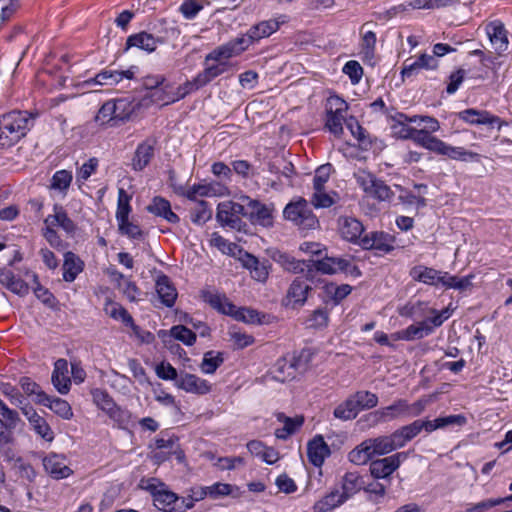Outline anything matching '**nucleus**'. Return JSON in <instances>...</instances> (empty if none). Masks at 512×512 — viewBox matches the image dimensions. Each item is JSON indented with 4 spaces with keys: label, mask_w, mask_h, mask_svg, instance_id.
Returning <instances> with one entry per match:
<instances>
[{
    "label": "nucleus",
    "mask_w": 512,
    "mask_h": 512,
    "mask_svg": "<svg viewBox=\"0 0 512 512\" xmlns=\"http://www.w3.org/2000/svg\"><path fill=\"white\" fill-rule=\"evenodd\" d=\"M284 218L293 222L302 229H314L318 225V219L313 214L308 202L299 198L286 205L283 211Z\"/></svg>",
    "instance_id": "obj_2"
},
{
    "label": "nucleus",
    "mask_w": 512,
    "mask_h": 512,
    "mask_svg": "<svg viewBox=\"0 0 512 512\" xmlns=\"http://www.w3.org/2000/svg\"><path fill=\"white\" fill-rule=\"evenodd\" d=\"M0 284L20 296L28 294L29 287L22 279L16 278L14 273L7 268H0Z\"/></svg>",
    "instance_id": "obj_32"
},
{
    "label": "nucleus",
    "mask_w": 512,
    "mask_h": 512,
    "mask_svg": "<svg viewBox=\"0 0 512 512\" xmlns=\"http://www.w3.org/2000/svg\"><path fill=\"white\" fill-rule=\"evenodd\" d=\"M95 120L101 125L109 124L110 122L117 120L112 106V101H107L101 106L95 116Z\"/></svg>",
    "instance_id": "obj_63"
},
{
    "label": "nucleus",
    "mask_w": 512,
    "mask_h": 512,
    "mask_svg": "<svg viewBox=\"0 0 512 512\" xmlns=\"http://www.w3.org/2000/svg\"><path fill=\"white\" fill-rule=\"evenodd\" d=\"M176 385L178 388L188 393L202 395L210 391V386L206 380L189 373L180 375L177 379Z\"/></svg>",
    "instance_id": "obj_22"
},
{
    "label": "nucleus",
    "mask_w": 512,
    "mask_h": 512,
    "mask_svg": "<svg viewBox=\"0 0 512 512\" xmlns=\"http://www.w3.org/2000/svg\"><path fill=\"white\" fill-rule=\"evenodd\" d=\"M311 267L323 274L344 272L352 276L361 275L357 266L353 265L350 260L342 257H324L321 260L311 261Z\"/></svg>",
    "instance_id": "obj_5"
},
{
    "label": "nucleus",
    "mask_w": 512,
    "mask_h": 512,
    "mask_svg": "<svg viewBox=\"0 0 512 512\" xmlns=\"http://www.w3.org/2000/svg\"><path fill=\"white\" fill-rule=\"evenodd\" d=\"M93 401L95 404L104 412H106L111 418H116L121 412L120 408L117 407L113 399L109 394L102 389H95L92 391Z\"/></svg>",
    "instance_id": "obj_40"
},
{
    "label": "nucleus",
    "mask_w": 512,
    "mask_h": 512,
    "mask_svg": "<svg viewBox=\"0 0 512 512\" xmlns=\"http://www.w3.org/2000/svg\"><path fill=\"white\" fill-rule=\"evenodd\" d=\"M350 397L353 399V402L359 412L364 409L374 408L378 404L377 395L369 391H357L356 393L350 395Z\"/></svg>",
    "instance_id": "obj_49"
},
{
    "label": "nucleus",
    "mask_w": 512,
    "mask_h": 512,
    "mask_svg": "<svg viewBox=\"0 0 512 512\" xmlns=\"http://www.w3.org/2000/svg\"><path fill=\"white\" fill-rule=\"evenodd\" d=\"M45 471L54 479L69 477L73 471L67 463L64 455L50 453L43 459Z\"/></svg>",
    "instance_id": "obj_14"
},
{
    "label": "nucleus",
    "mask_w": 512,
    "mask_h": 512,
    "mask_svg": "<svg viewBox=\"0 0 512 512\" xmlns=\"http://www.w3.org/2000/svg\"><path fill=\"white\" fill-rule=\"evenodd\" d=\"M374 457L386 455L398 448L394 433L366 439Z\"/></svg>",
    "instance_id": "obj_26"
},
{
    "label": "nucleus",
    "mask_w": 512,
    "mask_h": 512,
    "mask_svg": "<svg viewBox=\"0 0 512 512\" xmlns=\"http://www.w3.org/2000/svg\"><path fill=\"white\" fill-rule=\"evenodd\" d=\"M329 103L331 109L327 111L325 126L335 136H340L343 133V122L348 106L344 100L338 97L331 98Z\"/></svg>",
    "instance_id": "obj_10"
},
{
    "label": "nucleus",
    "mask_w": 512,
    "mask_h": 512,
    "mask_svg": "<svg viewBox=\"0 0 512 512\" xmlns=\"http://www.w3.org/2000/svg\"><path fill=\"white\" fill-rule=\"evenodd\" d=\"M364 480L357 472H347L342 479V494L349 499L364 487Z\"/></svg>",
    "instance_id": "obj_42"
},
{
    "label": "nucleus",
    "mask_w": 512,
    "mask_h": 512,
    "mask_svg": "<svg viewBox=\"0 0 512 512\" xmlns=\"http://www.w3.org/2000/svg\"><path fill=\"white\" fill-rule=\"evenodd\" d=\"M38 404L48 407L63 419L68 420L73 416L72 408L66 400L52 398L45 392L38 393Z\"/></svg>",
    "instance_id": "obj_23"
},
{
    "label": "nucleus",
    "mask_w": 512,
    "mask_h": 512,
    "mask_svg": "<svg viewBox=\"0 0 512 512\" xmlns=\"http://www.w3.org/2000/svg\"><path fill=\"white\" fill-rule=\"evenodd\" d=\"M437 154L444 155L453 160L467 161L469 159L479 160L480 155L476 152L468 151L463 147H454L441 141Z\"/></svg>",
    "instance_id": "obj_39"
},
{
    "label": "nucleus",
    "mask_w": 512,
    "mask_h": 512,
    "mask_svg": "<svg viewBox=\"0 0 512 512\" xmlns=\"http://www.w3.org/2000/svg\"><path fill=\"white\" fill-rule=\"evenodd\" d=\"M249 45V38L238 37L212 50L209 54L206 55V61L228 63L226 60L233 56L239 55L244 50H246Z\"/></svg>",
    "instance_id": "obj_6"
},
{
    "label": "nucleus",
    "mask_w": 512,
    "mask_h": 512,
    "mask_svg": "<svg viewBox=\"0 0 512 512\" xmlns=\"http://www.w3.org/2000/svg\"><path fill=\"white\" fill-rule=\"evenodd\" d=\"M105 312L111 318L116 320H121L126 326H130L133 332L140 336V328L135 325L132 316L128 313V311L122 307L121 305L113 302H109L105 306Z\"/></svg>",
    "instance_id": "obj_38"
},
{
    "label": "nucleus",
    "mask_w": 512,
    "mask_h": 512,
    "mask_svg": "<svg viewBox=\"0 0 512 512\" xmlns=\"http://www.w3.org/2000/svg\"><path fill=\"white\" fill-rule=\"evenodd\" d=\"M331 171L332 165L329 163L321 165L316 169L315 176L313 179L314 190L324 189V184L328 181Z\"/></svg>",
    "instance_id": "obj_61"
},
{
    "label": "nucleus",
    "mask_w": 512,
    "mask_h": 512,
    "mask_svg": "<svg viewBox=\"0 0 512 512\" xmlns=\"http://www.w3.org/2000/svg\"><path fill=\"white\" fill-rule=\"evenodd\" d=\"M407 459L405 452H399L391 456L374 460L370 463L369 470L376 480L390 483L389 477L396 471L401 463Z\"/></svg>",
    "instance_id": "obj_4"
},
{
    "label": "nucleus",
    "mask_w": 512,
    "mask_h": 512,
    "mask_svg": "<svg viewBox=\"0 0 512 512\" xmlns=\"http://www.w3.org/2000/svg\"><path fill=\"white\" fill-rule=\"evenodd\" d=\"M134 77V71L132 68L125 71H112L103 70L99 72L94 78L84 81L83 85L86 87L93 86H113L118 84L124 78L132 79Z\"/></svg>",
    "instance_id": "obj_16"
},
{
    "label": "nucleus",
    "mask_w": 512,
    "mask_h": 512,
    "mask_svg": "<svg viewBox=\"0 0 512 512\" xmlns=\"http://www.w3.org/2000/svg\"><path fill=\"white\" fill-rule=\"evenodd\" d=\"M222 188L218 184H197L193 185L187 192L186 197L190 200H194L196 196H215L217 194H223L220 190Z\"/></svg>",
    "instance_id": "obj_51"
},
{
    "label": "nucleus",
    "mask_w": 512,
    "mask_h": 512,
    "mask_svg": "<svg viewBox=\"0 0 512 512\" xmlns=\"http://www.w3.org/2000/svg\"><path fill=\"white\" fill-rule=\"evenodd\" d=\"M188 92H190L189 88L181 94H176L173 92V89L170 85L163 83L156 89L148 92L147 97L152 103L163 106L183 98Z\"/></svg>",
    "instance_id": "obj_25"
},
{
    "label": "nucleus",
    "mask_w": 512,
    "mask_h": 512,
    "mask_svg": "<svg viewBox=\"0 0 512 512\" xmlns=\"http://www.w3.org/2000/svg\"><path fill=\"white\" fill-rule=\"evenodd\" d=\"M212 217V210L208 204L201 200L198 201L191 210V220L196 224H204Z\"/></svg>",
    "instance_id": "obj_56"
},
{
    "label": "nucleus",
    "mask_w": 512,
    "mask_h": 512,
    "mask_svg": "<svg viewBox=\"0 0 512 512\" xmlns=\"http://www.w3.org/2000/svg\"><path fill=\"white\" fill-rule=\"evenodd\" d=\"M512 496L506 498L487 499L479 503L469 505L465 512H485L497 505L504 503L506 500H511Z\"/></svg>",
    "instance_id": "obj_62"
},
{
    "label": "nucleus",
    "mask_w": 512,
    "mask_h": 512,
    "mask_svg": "<svg viewBox=\"0 0 512 512\" xmlns=\"http://www.w3.org/2000/svg\"><path fill=\"white\" fill-rule=\"evenodd\" d=\"M156 292L165 306L172 307L174 305L177 292L166 275L158 277L156 281Z\"/></svg>",
    "instance_id": "obj_35"
},
{
    "label": "nucleus",
    "mask_w": 512,
    "mask_h": 512,
    "mask_svg": "<svg viewBox=\"0 0 512 512\" xmlns=\"http://www.w3.org/2000/svg\"><path fill=\"white\" fill-rule=\"evenodd\" d=\"M112 106L116 119L120 121L128 119L134 111V106L125 98L113 100Z\"/></svg>",
    "instance_id": "obj_57"
},
{
    "label": "nucleus",
    "mask_w": 512,
    "mask_h": 512,
    "mask_svg": "<svg viewBox=\"0 0 512 512\" xmlns=\"http://www.w3.org/2000/svg\"><path fill=\"white\" fill-rule=\"evenodd\" d=\"M170 334L176 340H179L188 346L193 345L196 341V334L183 325L173 326L170 330Z\"/></svg>",
    "instance_id": "obj_58"
},
{
    "label": "nucleus",
    "mask_w": 512,
    "mask_h": 512,
    "mask_svg": "<svg viewBox=\"0 0 512 512\" xmlns=\"http://www.w3.org/2000/svg\"><path fill=\"white\" fill-rule=\"evenodd\" d=\"M52 383L61 394H67L70 390V378L68 377V362L65 359H58L54 364Z\"/></svg>",
    "instance_id": "obj_27"
},
{
    "label": "nucleus",
    "mask_w": 512,
    "mask_h": 512,
    "mask_svg": "<svg viewBox=\"0 0 512 512\" xmlns=\"http://www.w3.org/2000/svg\"><path fill=\"white\" fill-rule=\"evenodd\" d=\"M147 210L156 216L164 218L169 223L175 224L180 220L179 217L171 210L170 202L160 196H156L152 199Z\"/></svg>",
    "instance_id": "obj_30"
},
{
    "label": "nucleus",
    "mask_w": 512,
    "mask_h": 512,
    "mask_svg": "<svg viewBox=\"0 0 512 512\" xmlns=\"http://www.w3.org/2000/svg\"><path fill=\"white\" fill-rule=\"evenodd\" d=\"M34 117L27 111L14 110L0 117L5 138L17 142L24 137L33 126Z\"/></svg>",
    "instance_id": "obj_1"
},
{
    "label": "nucleus",
    "mask_w": 512,
    "mask_h": 512,
    "mask_svg": "<svg viewBox=\"0 0 512 512\" xmlns=\"http://www.w3.org/2000/svg\"><path fill=\"white\" fill-rule=\"evenodd\" d=\"M461 119L471 124H489L499 123L500 119L490 115L488 112H479L474 109H467L460 113Z\"/></svg>",
    "instance_id": "obj_45"
},
{
    "label": "nucleus",
    "mask_w": 512,
    "mask_h": 512,
    "mask_svg": "<svg viewBox=\"0 0 512 512\" xmlns=\"http://www.w3.org/2000/svg\"><path fill=\"white\" fill-rule=\"evenodd\" d=\"M394 242L395 239L392 235L382 231H373L365 234L358 241V245L366 250H376L386 254L394 250Z\"/></svg>",
    "instance_id": "obj_9"
},
{
    "label": "nucleus",
    "mask_w": 512,
    "mask_h": 512,
    "mask_svg": "<svg viewBox=\"0 0 512 512\" xmlns=\"http://www.w3.org/2000/svg\"><path fill=\"white\" fill-rule=\"evenodd\" d=\"M224 359L222 353L208 351L204 354L201 370L205 374H213L217 368L223 363Z\"/></svg>",
    "instance_id": "obj_54"
},
{
    "label": "nucleus",
    "mask_w": 512,
    "mask_h": 512,
    "mask_svg": "<svg viewBox=\"0 0 512 512\" xmlns=\"http://www.w3.org/2000/svg\"><path fill=\"white\" fill-rule=\"evenodd\" d=\"M390 483L387 482H380V481H374L367 485L364 484V491L370 494V499L377 501L378 498L384 497L386 493V488Z\"/></svg>",
    "instance_id": "obj_64"
},
{
    "label": "nucleus",
    "mask_w": 512,
    "mask_h": 512,
    "mask_svg": "<svg viewBox=\"0 0 512 512\" xmlns=\"http://www.w3.org/2000/svg\"><path fill=\"white\" fill-rule=\"evenodd\" d=\"M205 68L200 72L192 81L186 83V87L190 91L197 90L208 83L219 75L225 73L230 65L229 63H216L204 61Z\"/></svg>",
    "instance_id": "obj_11"
},
{
    "label": "nucleus",
    "mask_w": 512,
    "mask_h": 512,
    "mask_svg": "<svg viewBox=\"0 0 512 512\" xmlns=\"http://www.w3.org/2000/svg\"><path fill=\"white\" fill-rule=\"evenodd\" d=\"M422 431L431 433V425L428 419H417L408 425H404L399 429L395 430L394 438L397 440V444L400 448L404 447L407 442L414 439Z\"/></svg>",
    "instance_id": "obj_13"
},
{
    "label": "nucleus",
    "mask_w": 512,
    "mask_h": 512,
    "mask_svg": "<svg viewBox=\"0 0 512 512\" xmlns=\"http://www.w3.org/2000/svg\"><path fill=\"white\" fill-rule=\"evenodd\" d=\"M359 413L353 399L349 396L346 400L337 405L333 411L335 418L342 421L355 419Z\"/></svg>",
    "instance_id": "obj_48"
},
{
    "label": "nucleus",
    "mask_w": 512,
    "mask_h": 512,
    "mask_svg": "<svg viewBox=\"0 0 512 512\" xmlns=\"http://www.w3.org/2000/svg\"><path fill=\"white\" fill-rule=\"evenodd\" d=\"M347 499L338 490L331 491L329 494L324 496L321 500L315 503V512H329L334 508L343 504Z\"/></svg>",
    "instance_id": "obj_44"
},
{
    "label": "nucleus",
    "mask_w": 512,
    "mask_h": 512,
    "mask_svg": "<svg viewBox=\"0 0 512 512\" xmlns=\"http://www.w3.org/2000/svg\"><path fill=\"white\" fill-rule=\"evenodd\" d=\"M83 261L73 252H66L63 263V279L66 282H73L78 274L83 271Z\"/></svg>",
    "instance_id": "obj_34"
},
{
    "label": "nucleus",
    "mask_w": 512,
    "mask_h": 512,
    "mask_svg": "<svg viewBox=\"0 0 512 512\" xmlns=\"http://www.w3.org/2000/svg\"><path fill=\"white\" fill-rule=\"evenodd\" d=\"M72 182V174L67 170L57 171L51 181V188L59 191H65Z\"/></svg>",
    "instance_id": "obj_60"
},
{
    "label": "nucleus",
    "mask_w": 512,
    "mask_h": 512,
    "mask_svg": "<svg viewBox=\"0 0 512 512\" xmlns=\"http://www.w3.org/2000/svg\"><path fill=\"white\" fill-rule=\"evenodd\" d=\"M18 421V413L0 400V446L15 442L13 431Z\"/></svg>",
    "instance_id": "obj_8"
},
{
    "label": "nucleus",
    "mask_w": 512,
    "mask_h": 512,
    "mask_svg": "<svg viewBox=\"0 0 512 512\" xmlns=\"http://www.w3.org/2000/svg\"><path fill=\"white\" fill-rule=\"evenodd\" d=\"M312 288L306 279L296 277L290 284L286 294V305L291 307L302 306L307 300L308 292Z\"/></svg>",
    "instance_id": "obj_18"
},
{
    "label": "nucleus",
    "mask_w": 512,
    "mask_h": 512,
    "mask_svg": "<svg viewBox=\"0 0 512 512\" xmlns=\"http://www.w3.org/2000/svg\"><path fill=\"white\" fill-rule=\"evenodd\" d=\"M330 454L329 446L322 436H316L308 443L307 455L309 461L316 467H320L327 456Z\"/></svg>",
    "instance_id": "obj_29"
},
{
    "label": "nucleus",
    "mask_w": 512,
    "mask_h": 512,
    "mask_svg": "<svg viewBox=\"0 0 512 512\" xmlns=\"http://www.w3.org/2000/svg\"><path fill=\"white\" fill-rule=\"evenodd\" d=\"M409 275L414 281L421 282L430 286L443 287L444 272L436 270L432 267H427L424 265L414 266L411 268Z\"/></svg>",
    "instance_id": "obj_17"
},
{
    "label": "nucleus",
    "mask_w": 512,
    "mask_h": 512,
    "mask_svg": "<svg viewBox=\"0 0 512 512\" xmlns=\"http://www.w3.org/2000/svg\"><path fill=\"white\" fill-rule=\"evenodd\" d=\"M273 261L278 263L285 271L293 274L312 272L311 261L297 260L293 256L280 250H273L270 253Z\"/></svg>",
    "instance_id": "obj_12"
},
{
    "label": "nucleus",
    "mask_w": 512,
    "mask_h": 512,
    "mask_svg": "<svg viewBox=\"0 0 512 512\" xmlns=\"http://www.w3.org/2000/svg\"><path fill=\"white\" fill-rule=\"evenodd\" d=\"M178 501L179 497L166 487L153 499L154 505L164 512H181L184 506H179Z\"/></svg>",
    "instance_id": "obj_33"
},
{
    "label": "nucleus",
    "mask_w": 512,
    "mask_h": 512,
    "mask_svg": "<svg viewBox=\"0 0 512 512\" xmlns=\"http://www.w3.org/2000/svg\"><path fill=\"white\" fill-rule=\"evenodd\" d=\"M278 29V23L275 21H264L261 22L254 27H252L247 35H244L243 37L250 39V44L255 41L259 40L261 38L267 37L271 35L274 31Z\"/></svg>",
    "instance_id": "obj_46"
},
{
    "label": "nucleus",
    "mask_w": 512,
    "mask_h": 512,
    "mask_svg": "<svg viewBox=\"0 0 512 512\" xmlns=\"http://www.w3.org/2000/svg\"><path fill=\"white\" fill-rule=\"evenodd\" d=\"M368 195L375 197L380 201H386L390 200L394 196V193L384 181L376 179L373 184V188H371Z\"/></svg>",
    "instance_id": "obj_59"
},
{
    "label": "nucleus",
    "mask_w": 512,
    "mask_h": 512,
    "mask_svg": "<svg viewBox=\"0 0 512 512\" xmlns=\"http://www.w3.org/2000/svg\"><path fill=\"white\" fill-rule=\"evenodd\" d=\"M305 370V364L301 356L286 355L279 358L270 369L268 376L273 380L284 383L296 377L299 372Z\"/></svg>",
    "instance_id": "obj_3"
},
{
    "label": "nucleus",
    "mask_w": 512,
    "mask_h": 512,
    "mask_svg": "<svg viewBox=\"0 0 512 512\" xmlns=\"http://www.w3.org/2000/svg\"><path fill=\"white\" fill-rule=\"evenodd\" d=\"M467 422V419L463 415H448L445 417H438L434 420H429L431 425V432L437 429H443L448 426H463Z\"/></svg>",
    "instance_id": "obj_52"
},
{
    "label": "nucleus",
    "mask_w": 512,
    "mask_h": 512,
    "mask_svg": "<svg viewBox=\"0 0 512 512\" xmlns=\"http://www.w3.org/2000/svg\"><path fill=\"white\" fill-rule=\"evenodd\" d=\"M130 200L131 196L123 188H119L116 211L117 221H123L129 218V214L131 212Z\"/></svg>",
    "instance_id": "obj_55"
},
{
    "label": "nucleus",
    "mask_w": 512,
    "mask_h": 512,
    "mask_svg": "<svg viewBox=\"0 0 512 512\" xmlns=\"http://www.w3.org/2000/svg\"><path fill=\"white\" fill-rule=\"evenodd\" d=\"M247 211L251 221L264 227H269L273 223L272 209L265 204L248 197Z\"/></svg>",
    "instance_id": "obj_21"
},
{
    "label": "nucleus",
    "mask_w": 512,
    "mask_h": 512,
    "mask_svg": "<svg viewBox=\"0 0 512 512\" xmlns=\"http://www.w3.org/2000/svg\"><path fill=\"white\" fill-rule=\"evenodd\" d=\"M486 33L497 54L501 55L508 49V32L502 21L494 20L488 23Z\"/></svg>",
    "instance_id": "obj_15"
},
{
    "label": "nucleus",
    "mask_w": 512,
    "mask_h": 512,
    "mask_svg": "<svg viewBox=\"0 0 512 512\" xmlns=\"http://www.w3.org/2000/svg\"><path fill=\"white\" fill-rule=\"evenodd\" d=\"M410 411L409 403L404 399H399L393 404L377 410L374 415L378 421L386 422L397 419L402 416H407Z\"/></svg>",
    "instance_id": "obj_28"
},
{
    "label": "nucleus",
    "mask_w": 512,
    "mask_h": 512,
    "mask_svg": "<svg viewBox=\"0 0 512 512\" xmlns=\"http://www.w3.org/2000/svg\"><path fill=\"white\" fill-rule=\"evenodd\" d=\"M472 278L473 275L457 277L450 275L448 272H444L443 287L446 289L453 288L460 292L467 291L472 288Z\"/></svg>",
    "instance_id": "obj_50"
},
{
    "label": "nucleus",
    "mask_w": 512,
    "mask_h": 512,
    "mask_svg": "<svg viewBox=\"0 0 512 512\" xmlns=\"http://www.w3.org/2000/svg\"><path fill=\"white\" fill-rule=\"evenodd\" d=\"M224 314L234 317L238 321L254 324L259 323V313L250 308H238L234 304H226Z\"/></svg>",
    "instance_id": "obj_43"
},
{
    "label": "nucleus",
    "mask_w": 512,
    "mask_h": 512,
    "mask_svg": "<svg viewBox=\"0 0 512 512\" xmlns=\"http://www.w3.org/2000/svg\"><path fill=\"white\" fill-rule=\"evenodd\" d=\"M338 229L343 239L358 244L363 237V224L354 217L342 216L338 219Z\"/></svg>",
    "instance_id": "obj_20"
},
{
    "label": "nucleus",
    "mask_w": 512,
    "mask_h": 512,
    "mask_svg": "<svg viewBox=\"0 0 512 512\" xmlns=\"http://www.w3.org/2000/svg\"><path fill=\"white\" fill-rule=\"evenodd\" d=\"M406 130L408 133L404 138H410L418 145L437 154L442 140L432 136L426 129L406 128Z\"/></svg>",
    "instance_id": "obj_24"
},
{
    "label": "nucleus",
    "mask_w": 512,
    "mask_h": 512,
    "mask_svg": "<svg viewBox=\"0 0 512 512\" xmlns=\"http://www.w3.org/2000/svg\"><path fill=\"white\" fill-rule=\"evenodd\" d=\"M44 222L46 225L60 226L67 233H73L76 229L74 222L68 217L67 213L59 205L54 206V214L49 215Z\"/></svg>",
    "instance_id": "obj_41"
},
{
    "label": "nucleus",
    "mask_w": 512,
    "mask_h": 512,
    "mask_svg": "<svg viewBox=\"0 0 512 512\" xmlns=\"http://www.w3.org/2000/svg\"><path fill=\"white\" fill-rule=\"evenodd\" d=\"M277 420L283 423V427L276 429L275 436L278 439H287L291 436L298 428H300L304 422L303 416H296L294 418L287 417L283 413L277 414Z\"/></svg>",
    "instance_id": "obj_37"
},
{
    "label": "nucleus",
    "mask_w": 512,
    "mask_h": 512,
    "mask_svg": "<svg viewBox=\"0 0 512 512\" xmlns=\"http://www.w3.org/2000/svg\"><path fill=\"white\" fill-rule=\"evenodd\" d=\"M240 215H248L244 205L232 201L222 202L217 207V220L225 226L240 229Z\"/></svg>",
    "instance_id": "obj_7"
},
{
    "label": "nucleus",
    "mask_w": 512,
    "mask_h": 512,
    "mask_svg": "<svg viewBox=\"0 0 512 512\" xmlns=\"http://www.w3.org/2000/svg\"><path fill=\"white\" fill-rule=\"evenodd\" d=\"M159 42L160 40L155 38L152 34L140 32L129 36L126 46L127 48L137 47L150 53L156 50Z\"/></svg>",
    "instance_id": "obj_36"
},
{
    "label": "nucleus",
    "mask_w": 512,
    "mask_h": 512,
    "mask_svg": "<svg viewBox=\"0 0 512 512\" xmlns=\"http://www.w3.org/2000/svg\"><path fill=\"white\" fill-rule=\"evenodd\" d=\"M350 462L356 465H364L374 458L367 440L362 441L348 454Z\"/></svg>",
    "instance_id": "obj_47"
},
{
    "label": "nucleus",
    "mask_w": 512,
    "mask_h": 512,
    "mask_svg": "<svg viewBox=\"0 0 512 512\" xmlns=\"http://www.w3.org/2000/svg\"><path fill=\"white\" fill-rule=\"evenodd\" d=\"M154 448L156 450L167 451L170 454H177L178 459H181L183 457L182 452H178V439L174 436H169L166 438L164 435L161 434L159 437L155 439Z\"/></svg>",
    "instance_id": "obj_53"
},
{
    "label": "nucleus",
    "mask_w": 512,
    "mask_h": 512,
    "mask_svg": "<svg viewBox=\"0 0 512 512\" xmlns=\"http://www.w3.org/2000/svg\"><path fill=\"white\" fill-rule=\"evenodd\" d=\"M156 140L148 138L141 142L133 155L131 167L134 171H142L154 157Z\"/></svg>",
    "instance_id": "obj_19"
},
{
    "label": "nucleus",
    "mask_w": 512,
    "mask_h": 512,
    "mask_svg": "<svg viewBox=\"0 0 512 512\" xmlns=\"http://www.w3.org/2000/svg\"><path fill=\"white\" fill-rule=\"evenodd\" d=\"M24 415L29 420L34 431L46 441H52L54 439V433L46 420L38 415L32 408H22Z\"/></svg>",
    "instance_id": "obj_31"
}]
</instances>
